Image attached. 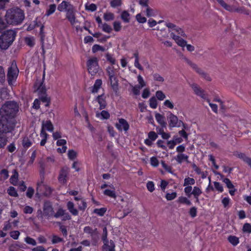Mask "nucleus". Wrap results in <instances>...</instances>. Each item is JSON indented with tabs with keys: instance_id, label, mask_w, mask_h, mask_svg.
<instances>
[{
	"instance_id": "nucleus-1",
	"label": "nucleus",
	"mask_w": 251,
	"mask_h": 251,
	"mask_svg": "<svg viewBox=\"0 0 251 251\" xmlns=\"http://www.w3.org/2000/svg\"><path fill=\"white\" fill-rule=\"evenodd\" d=\"M19 109V104L15 101H6L0 108V115L5 119L16 121V117Z\"/></svg>"
},
{
	"instance_id": "nucleus-2",
	"label": "nucleus",
	"mask_w": 251,
	"mask_h": 251,
	"mask_svg": "<svg viewBox=\"0 0 251 251\" xmlns=\"http://www.w3.org/2000/svg\"><path fill=\"white\" fill-rule=\"evenodd\" d=\"M5 17L7 23L13 25H20L25 18L24 11L17 7L8 9Z\"/></svg>"
},
{
	"instance_id": "nucleus-3",
	"label": "nucleus",
	"mask_w": 251,
	"mask_h": 251,
	"mask_svg": "<svg viewBox=\"0 0 251 251\" xmlns=\"http://www.w3.org/2000/svg\"><path fill=\"white\" fill-rule=\"evenodd\" d=\"M57 10L60 12H66V18L73 25L76 23V9L70 1L63 0L57 7Z\"/></svg>"
},
{
	"instance_id": "nucleus-4",
	"label": "nucleus",
	"mask_w": 251,
	"mask_h": 251,
	"mask_svg": "<svg viewBox=\"0 0 251 251\" xmlns=\"http://www.w3.org/2000/svg\"><path fill=\"white\" fill-rule=\"evenodd\" d=\"M16 32L13 30H7L4 32L0 37V48L6 50L15 40Z\"/></svg>"
},
{
	"instance_id": "nucleus-5",
	"label": "nucleus",
	"mask_w": 251,
	"mask_h": 251,
	"mask_svg": "<svg viewBox=\"0 0 251 251\" xmlns=\"http://www.w3.org/2000/svg\"><path fill=\"white\" fill-rule=\"evenodd\" d=\"M16 121H13L3 117H0V133H7L11 132L14 129Z\"/></svg>"
},
{
	"instance_id": "nucleus-6",
	"label": "nucleus",
	"mask_w": 251,
	"mask_h": 251,
	"mask_svg": "<svg viewBox=\"0 0 251 251\" xmlns=\"http://www.w3.org/2000/svg\"><path fill=\"white\" fill-rule=\"evenodd\" d=\"M86 66L88 73L92 76H95L99 72L100 66L99 59L96 57L89 58L86 61Z\"/></svg>"
},
{
	"instance_id": "nucleus-7",
	"label": "nucleus",
	"mask_w": 251,
	"mask_h": 251,
	"mask_svg": "<svg viewBox=\"0 0 251 251\" xmlns=\"http://www.w3.org/2000/svg\"><path fill=\"white\" fill-rule=\"evenodd\" d=\"M19 69L15 62H13L11 66L8 68L7 74V79L9 85H13V83L17 78L19 74Z\"/></svg>"
},
{
	"instance_id": "nucleus-8",
	"label": "nucleus",
	"mask_w": 251,
	"mask_h": 251,
	"mask_svg": "<svg viewBox=\"0 0 251 251\" xmlns=\"http://www.w3.org/2000/svg\"><path fill=\"white\" fill-rule=\"evenodd\" d=\"M37 193L42 196L49 197L51 195L53 189L44 183V181L40 180L37 183Z\"/></svg>"
},
{
	"instance_id": "nucleus-9",
	"label": "nucleus",
	"mask_w": 251,
	"mask_h": 251,
	"mask_svg": "<svg viewBox=\"0 0 251 251\" xmlns=\"http://www.w3.org/2000/svg\"><path fill=\"white\" fill-rule=\"evenodd\" d=\"M70 169L66 166L61 168L58 176V182L62 185L66 184L69 178Z\"/></svg>"
},
{
	"instance_id": "nucleus-10",
	"label": "nucleus",
	"mask_w": 251,
	"mask_h": 251,
	"mask_svg": "<svg viewBox=\"0 0 251 251\" xmlns=\"http://www.w3.org/2000/svg\"><path fill=\"white\" fill-rule=\"evenodd\" d=\"M43 209L46 219L49 220L53 217L54 210L51 202L50 201H45L43 203Z\"/></svg>"
},
{
	"instance_id": "nucleus-11",
	"label": "nucleus",
	"mask_w": 251,
	"mask_h": 251,
	"mask_svg": "<svg viewBox=\"0 0 251 251\" xmlns=\"http://www.w3.org/2000/svg\"><path fill=\"white\" fill-rule=\"evenodd\" d=\"M167 119L169 126L171 127H179L180 124L182 123L181 120H179L177 117L170 111L167 113Z\"/></svg>"
},
{
	"instance_id": "nucleus-12",
	"label": "nucleus",
	"mask_w": 251,
	"mask_h": 251,
	"mask_svg": "<svg viewBox=\"0 0 251 251\" xmlns=\"http://www.w3.org/2000/svg\"><path fill=\"white\" fill-rule=\"evenodd\" d=\"M35 91L38 93V96L47 94V89L44 84V76L41 80H37L34 84Z\"/></svg>"
},
{
	"instance_id": "nucleus-13",
	"label": "nucleus",
	"mask_w": 251,
	"mask_h": 251,
	"mask_svg": "<svg viewBox=\"0 0 251 251\" xmlns=\"http://www.w3.org/2000/svg\"><path fill=\"white\" fill-rule=\"evenodd\" d=\"M118 120V123L115 125L116 128L120 131L123 130L127 131L129 128V125L127 121L123 118H119Z\"/></svg>"
},
{
	"instance_id": "nucleus-14",
	"label": "nucleus",
	"mask_w": 251,
	"mask_h": 251,
	"mask_svg": "<svg viewBox=\"0 0 251 251\" xmlns=\"http://www.w3.org/2000/svg\"><path fill=\"white\" fill-rule=\"evenodd\" d=\"M94 100L99 104V109L102 110L106 108L107 102L106 101V96L104 93L97 96Z\"/></svg>"
},
{
	"instance_id": "nucleus-15",
	"label": "nucleus",
	"mask_w": 251,
	"mask_h": 251,
	"mask_svg": "<svg viewBox=\"0 0 251 251\" xmlns=\"http://www.w3.org/2000/svg\"><path fill=\"white\" fill-rule=\"evenodd\" d=\"M109 77V81L110 83L111 88L115 92H117L119 89V83L117 75H112Z\"/></svg>"
},
{
	"instance_id": "nucleus-16",
	"label": "nucleus",
	"mask_w": 251,
	"mask_h": 251,
	"mask_svg": "<svg viewBox=\"0 0 251 251\" xmlns=\"http://www.w3.org/2000/svg\"><path fill=\"white\" fill-rule=\"evenodd\" d=\"M170 36L178 46L182 47L186 46L187 43L186 41L181 38L179 35H176L174 33L172 32Z\"/></svg>"
},
{
	"instance_id": "nucleus-17",
	"label": "nucleus",
	"mask_w": 251,
	"mask_h": 251,
	"mask_svg": "<svg viewBox=\"0 0 251 251\" xmlns=\"http://www.w3.org/2000/svg\"><path fill=\"white\" fill-rule=\"evenodd\" d=\"M235 155L247 163L251 168V158L248 157L244 153L242 152H237Z\"/></svg>"
},
{
	"instance_id": "nucleus-18",
	"label": "nucleus",
	"mask_w": 251,
	"mask_h": 251,
	"mask_svg": "<svg viewBox=\"0 0 251 251\" xmlns=\"http://www.w3.org/2000/svg\"><path fill=\"white\" fill-rule=\"evenodd\" d=\"M45 131L47 130L49 132H52L54 129L53 126L50 120H47L46 122L43 121L42 124V128Z\"/></svg>"
},
{
	"instance_id": "nucleus-19",
	"label": "nucleus",
	"mask_w": 251,
	"mask_h": 251,
	"mask_svg": "<svg viewBox=\"0 0 251 251\" xmlns=\"http://www.w3.org/2000/svg\"><path fill=\"white\" fill-rule=\"evenodd\" d=\"M192 88L195 93L203 99H206V96L203 90L201 89L197 84H193Z\"/></svg>"
},
{
	"instance_id": "nucleus-20",
	"label": "nucleus",
	"mask_w": 251,
	"mask_h": 251,
	"mask_svg": "<svg viewBox=\"0 0 251 251\" xmlns=\"http://www.w3.org/2000/svg\"><path fill=\"white\" fill-rule=\"evenodd\" d=\"M67 207L69 212L73 216H77L78 214V211L75 208V204L73 202L69 201L67 203Z\"/></svg>"
},
{
	"instance_id": "nucleus-21",
	"label": "nucleus",
	"mask_w": 251,
	"mask_h": 251,
	"mask_svg": "<svg viewBox=\"0 0 251 251\" xmlns=\"http://www.w3.org/2000/svg\"><path fill=\"white\" fill-rule=\"evenodd\" d=\"M102 81L101 79H97L96 80L93 86L92 87L91 92L92 94L97 93L101 88Z\"/></svg>"
},
{
	"instance_id": "nucleus-22",
	"label": "nucleus",
	"mask_w": 251,
	"mask_h": 251,
	"mask_svg": "<svg viewBox=\"0 0 251 251\" xmlns=\"http://www.w3.org/2000/svg\"><path fill=\"white\" fill-rule=\"evenodd\" d=\"M32 142L27 136H25L23 138L22 145L23 147L27 150L32 145Z\"/></svg>"
},
{
	"instance_id": "nucleus-23",
	"label": "nucleus",
	"mask_w": 251,
	"mask_h": 251,
	"mask_svg": "<svg viewBox=\"0 0 251 251\" xmlns=\"http://www.w3.org/2000/svg\"><path fill=\"white\" fill-rule=\"evenodd\" d=\"M115 247L114 241L111 240L109 242H107L106 245L103 244V249L106 251H115Z\"/></svg>"
},
{
	"instance_id": "nucleus-24",
	"label": "nucleus",
	"mask_w": 251,
	"mask_h": 251,
	"mask_svg": "<svg viewBox=\"0 0 251 251\" xmlns=\"http://www.w3.org/2000/svg\"><path fill=\"white\" fill-rule=\"evenodd\" d=\"M155 118L157 123L160 124L161 126H164L166 125L165 122V118L160 113H156L155 114Z\"/></svg>"
},
{
	"instance_id": "nucleus-25",
	"label": "nucleus",
	"mask_w": 251,
	"mask_h": 251,
	"mask_svg": "<svg viewBox=\"0 0 251 251\" xmlns=\"http://www.w3.org/2000/svg\"><path fill=\"white\" fill-rule=\"evenodd\" d=\"M133 57L135 58L134 66L139 70L142 71L143 68L139 63V52L138 50H136L133 53Z\"/></svg>"
},
{
	"instance_id": "nucleus-26",
	"label": "nucleus",
	"mask_w": 251,
	"mask_h": 251,
	"mask_svg": "<svg viewBox=\"0 0 251 251\" xmlns=\"http://www.w3.org/2000/svg\"><path fill=\"white\" fill-rule=\"evenodd\" d=\"M40 101L46 103L45 106L48 107L50 103V98L48 97L47 94L38 96Z\"/></svg>"
},
{
	"instance_id": "nucleus-27",
	"label": "nucleus",
	"mask_w": 251,
	"mask_h": 251,
	"mask_svg": "<svg viewBox=\"0 0 251 251\" xmlns=\"http://www.w3.org/2000/svg\"><path fill=\"white\" fill-rule=\"evenodd\" d=\"M83 231L85 233L89 234L92 236L98 233V230L97 228L93 229V228L90 226H85L83 229Z\"/></svg>"
},
{
	"instance_id": "nucleus-28",
	"label": "nucleus",
	"mask_w": 251,
	"mask_h": 251,
	"mask_svg": "<svg viewBox=\"0 0 251 251\" xmlns=\"http://www.w3.org/2000/svg\"><path fill=\"white\" fill-rule=\"evenodd\" d=\"M121 18L125 23H128L130 22V14L126 10H124L121 14Z\"/></svg>"
},
{
	"instance_id": "nucleus-29",
	"label": "nucleus",
	"mask_w": 251,
	"mask_h": 251,
	"mask_svg": "<svg viewBox=\"0 0 251 251\" xmlns=\"http://www.w3.org/2000/svg\"><path fill=\"white\" fill-rule=\"evenodd\" d=\"M216 1L226 10L232 12L233 8L232 6L227 4L224 0H216Z\"/></svg>"
},
{
	"instance_id": "nucleus-30",
	"label": "nucleus",
	"mask_w": 251,
	"mask_h": 251,
	"mask_svg": "<svg viewBox=\"0 0 251 251\" xmlns=\"http://www.w3.org/2000/svg\"><path fill=\"white\" fill-rule=\"evenodd\" d=\"M227 240L233 246H236L239 243V238L234 235L228 236Z\"/></svg>"
},
{
	"instance_id": "nucleus-31",
	"label": "nucleus",
	"mask_w": 251,
	"mask_h": 251,
	"mask_svg": "<svg viewBox=\"0 0 251 251\" xmlns=\"http://www.w3.org/2000/svg\"><path fill=\"white\" fill-rule=\"evenodd\" d=\"M188 158L189 157L187 155L183 153H179L177 155L175 159L178 163L180 164L184 160L188 161Z\"/></svg>"
},
{
	"instance_id": "nucleus-32",
	"label": "nucleus",
	"mask_w": 251,
	"mask_h": 251,
	"mask_svg": "<svg viewBox=\"0 0 251 251\" xmlns=\"http://www.w3.org/2000/svg\"><path fill=\"white\" fill-rule=\"evenodd\" d=\"M177 202L179 203L184 204L189 206L192 204L191 201L187 198L183 196L179 197L177 200Z\"/></svg>"
},
{
	"instance_id": "nucleus-33",
	"label": "nucleus",
	"mask_w": 251,
	"mask_h": 251,
	"mask_svg": "<svg viewBox=\"0 0 251 251\" xmlns=\"http://www.w3.org/2000/svg\"><path fill=\"white\" fill-rule=\"evenodd\" d=\"M9 173L6 169H0V180H5L8 178Z\"/></svg>"
},
{
	"instance_id": "nucleus-34",
	"label": "nucleus",
	"mask_w": 251,
	"mask_h": 251,
	"mask_svg": "<svg viewBox=\"0 0 251 251\" xmlns=\"http://www.w3.org/2000/svg\"><path fill=\"white\" fill-rule=\"evenodd\" d=\"M56 9V5L55 4H51L49 5V8L46 10L45 15L49 16L52 14Z\"/></svg>"
},
{
	"instance_id": "nucleus-35",
	"label": "nucleus",
	"mask_w": 251,
	"mask_h": 251,
	"mask_svg": "<svg viewBox=\"0 0 251 251\" xmlns=\"http://www.w3.org/2000/svg\"><path fill=\"white\" fill-rule=\"evenodd\" d=\"M192 193V195H193L194 197L196 199H198V197H199V196L202 194V191L200 188L197 186H195L193 189Z\"/></svg>"
},
{
	"instance_id": "nucleus-36",
	"label": "nucleus",
	"mask_w": 251,
	"mask_h": 251,
	"mask_svg": "<svg viewBox=\"0 0 251 251\" xmlns=\"http://www.w3.org/2000/svg\"><path fill=\"white\" fill-rule=\"evenodd\" d=\"M18 173L15 171L14 174L10 178V182L13 185H17L18 181Z\"/></svg>"
},
{
	"instance_id": "nucleus-37",
	"label": "nucleus",
	"mask_w": 251,
	"mask_h": 251,
	"mask_svg": "<svg viewBox=\"0 0 251 251\" xmlns=\"http://www.w3.org/2000/svg\"><path fill=\"white\" fill-rule=\"evenodd\" d=\"M107 211V208L105 207H101L100 208H95L93 213L96 214L99 216H103Z\"/></svg>"
},
{
	"instance_id": "nucleus-38",
	"label": "nucleus",
	"mask_w": 251,
	"mask_h": 251,
	"mask_svg": "<svg viewBox=\"0 0 251 251\" xmlns=\"http://www.w3.org/2000/svg\"><path fill=\"white\" fill-rule=\"evenodd\" d=\"M105 58L106 59L107 61L109 62L111 66L116 64V60L115 58L113 57V55L109 53H107L105 54Z\"/></svg>"
},
{
	"instance_id": "nucleus-39",
	"label": "nucleus",
	"mask_w": 251,
	"mask_h": 251,
	"mask_svg": "<svg viewBox=\"0 0 251 251\" xmlns=\"http://www.w3.org/2000/svg\"><path fill=\"white\" fill-rule=\"evenodd\" d=\"M103 194L104 195L107 196L109 197H111V198H114V199H116L117 197V195L116 194L114 189H113V190H109V189H105L103 191Z\"/></svg>"
},
{
	"instance_id": "nucleus-40",
	"label": "nucleus",
	"mask_w": 251,
	"mask_h": 251,
	"mask_svg": "<svg viewBox=\"0 0 251 251\" xmlns=\"http://www.w3.org/2000/svg\"><path fill=\"white\" fill-rule=\"evenodd\" d=\"M100 115L101 116V119L103 120H107L110 118V114L107 111L102 110L100 113H97L96 116L99 117Z\"/></svg>"
},
{
	"instance_id": "nucleus-41",
	"label": "nucleus",
	"mask_w": 251,
	"mask_h": 251,
	"mask_svg": "<svg viewBox=\"0 0 251 251\" xmlns=\"http://www.w3.org/2000/svg\"><path fill=\"white\" fill-rule=\"evenodd\" d=\"M106 74L108 76H111L116 75V70L113 66H109L106 69Z\"/></svg>"
},
{
	"instance_id": "nucleus-42",
	"label": "nucleus",
	"mask_w": 251,
	"mask_h": 251,
	"mask_svg": "<svg viewBox=\"0 0 251 251\" xmlns=\"http://www.w3.org/2000/svg\"><path fill=\"white\" fill-rule=\"evenodd\" d=\"M195 180L193 178L186 177L184 180L183 186L193 185L195 184Z\"/></svg>"
},
{
	"instance_id": "nucleus-43",
	"label": "nucleus",
	"mask_w": 251,
	"mask_h": 251,
	"mask_svg": "<svg viewBox=\"0 0 251 251\" xmlns=\"http://www.w3.org/2000/svg\"><path fill=\"white\" fill-rule=\"evenodd\" d=\"M114 18V14L111 12H106L103 15V19L105 21H112Z\"/></svg>"
},
{
	"instance_id": "nucleus-44",
	"label": "nucleus",
	"mask_w": 251,
	"mask_h": 251,
	"mask_svg": "<svg viewBox=\"0 0 251 251\" xmlns=\"http://www.w3.org/2000/svg\"><path fill=\"white\" fill-rule=\"evenodd\" d=\"M7 193L10 196L17 197L18 196V193L15 187L10 186L7 190Z\"/></svg>"
},
{
	"instance_id": "nucleus-45",
	"label": "nucleus",
	"mask_w": 251,
	"mask_h": 251,
	"mask_svg": "<svg viewBox=\"0 0 251 251\" xmlns=\"http://www.w3.org/2000/svg\"><path fill=\"white\" fill-rule=\"evenodd\" d=\"M149 105L150 107L152 109H155L157 106V101L154 97H152L149 100Z\"/></svg>"
},
{
	"instance_id": "nucleus-46",
	"label": "nucleus",
	"mask_w": 251,
	"mask_h": 251,
	"mask_svg": "<svg viewBox=\"0 0 251 251\" xmlns=\"http://www.w3.org/2000/svg\"><path fill=\"white\" fill-rule=\"evenodd\" d=\"M105 50V48L98 44H95L93 45L92 48V52L95 53L98 51H104Z\"/></svg>"
},
{
	"instance_id": "nucleus-47",
	"label": "nucleus",
	"mask_w": 251,
	"mask_h": 251,
	"mask_svg": "<svg viewBox=\"0 0 251 251\" xmlns=\"http://www.w3.org/2000/svg\"><path fill=\"white\" fill-rule=\"evenodd\" d=\"M68 157L70 160H74L77 157V152L74 150H69L68 151Z\"/></svg>"
},
{
	"instance_id": "nucleus-48",
	"label": "nucleus",
	"mask_w": 251,
	"mask_h": 251,
	"mask_svg": "<svg viewBox=\"0 0 251 251\" xmlns=\"http://www.w3.org/2000/svg\"><path fill=\"white\" fill-rule=\"evenodd\" d=\"M65 210H64L62 208H59L56 213H53V217H54L56 219L62 217L63 215H64Z\"/></svg>"
},
{
	"instance_id": "nucleus-49",
	"label": "nucleus",
	"mask_w": 251,
	"mask_h": 251,
	"mask_svg": "<svg viewBox=\"0 0 251 251\" xmlns=\"http://www.w3.org/2000/svg\"><path fill=\"white\" fill-rule=\"evenodd\" d=\"M51 242L53 244H55L61 242H64V240L62 238H61L57 235H53Z\"/></svg>"
},
{
	"instance_id": "nucleus-50",
	"label": "nucleus",
	"mask_w": 251,
	"mask_h": 251,
	"mask_svg": "<svg viewBox=\"0 0 251 251\" xmlns=\"http://www.w3.org/2000/svg\"><path fill=\"white\" fill-rule=\"evenodd\" d=\"M242 231L244 233L250 234L251 233V225L246 223L243 226Z\"/></svg>"
},
{
	"instance_id": "nucleus-51",
	"label": "nucleus",
	"mask_w": 251,
	"mask_h": 251,
	"mask_svg": "<svg viewBox=\"0 0 251 251\" xmlns=\"http://www.w3.org/2000/svg\"><path fill=\"white\" fill-rule=\"evenodd\" d=\"M107 230L106 227L103 228V233L101 237V239L103 241V244L106 245L107 242L109 241L107 239Z\"/></svg>"
},
{
	"instance_id": "nucleus-52",
	"label": "nucleus",
	"mask_w": 251,
	"mask_h": 251,
	"mask_svg": "<svg viewBox=\"0 0 251 251\" xmlns=\"http://www.w3.org/2000/svg\"><path fill=\"white\" fill-rule=\"evenodd\" d=\"M45 168L44 164H40V180L44 181L45 179Z\"/></svg>"
},
{
	"instance_id": "nucleus-53",
	"label": "nucleus",
	"mask_w": 251,
	"mask_h": 251,
	"mask_svg": "<svg viewBox=\"0 0 251 251\" xmlns=\"http://www.w3.org/2000/svg\"><path fill=\"white\" fill-rule=\"evenodd\" d=\"M155 96L157 99L159 100H163L166 98V96L164 93L160 90H158L156 92Z\"/></svg>"
},
{
	"instance_id": "nucleus-54",
	"label": "nucleus",
	"mask_w": 251,
	"mask_h": 251,
	"mask_svg": "<svg viewBox=\"0 0 251 251\" xmlns=\"http://www.w3.org/2000/svg\"><path fill=\"white\" fill-rule=\"evenodd\" d=\"M5 79V75L3 67L0 66V83H3Z\"/></svg>"
},
{
	"instance_id": "nucleus-55",
	"label": "nucleus",
	"mask_w": 251,
	"mask_h": 251,
	"mask_svg": "<svg viewBox=\"0 0 251 251\" xmlns=\"http://www.w3.org/2000/svg\"><path fill=\"white\" fill-rule=\"evenodd\" d=\"M187 63L193 69H194L198 73L201 74V69L199 68L197 65L192 63L191 61L187 59Z\"/></svg>"
},
{
	"instance_id": "nucleus-56",
	"label": "nucleus",
	"mask_w": 251,
	"mask_h": 251,
	"mask_svg": "<svg viewBox=\"0 0 251 251\" xmlns=\"http://www.w3.org/2000/svg\"><path fill=\"white\" fill-rule=\"evenodd\" d=\"M121 0H111L110 4V6L113 8H115L118 6H120L122 5Z\"/></svg>"
},
{
	"instance_id": "nucleus-57",
	"label": "nucleus",
	"mask_w": 251,
	"mask_h": 251,
	"mask_svg": "<svg viewBox=\"0 0 251 251\" xmlns=\"http://www.w3.org/2000/svg\"><path fill=\"white\" fill-rule=\"evenodd\" d=\"M152 76L155 81L160 82H163L164 81V78L158 73L153 74Z\"/></svg>"
},
{
	"instance_id": "nucleus-58",
	"label": "nucleus",
	"mask_w": 251,
	"mask_h": 251,
	"mask_svg": "<svg viewBox=\"0 0 251 251\" xmlns=\"http://www.w3.org/2000/svg\"><path fill=\"white\" fill-rule=\"evenodd\" d=\"M114 30L116 32H119L121 30V23L119 21H115L113 23Z\"/></svg>"
},
{
	"instance_id": "nucleus-59",
	"label": "nucleus",
	"mask_w": 251,
	"mask_h": 251,
	"mask_svg": "<svg viewBox=\"0 0 251 251\" xmlns=\"http://www.w3.org/2000/svg\"><path fill=\"white\" fill-rule=\"evenodd\" d=\"M146 186L148 190L150 192H152L155 189L154 183L152 181H149L147 183Z\"/></svg>"
},
{
	"instance_id": "nucleus-60",
	"label": "nucleus",
	"mask_w": 251,
	"mask_h": 251,
	"mask_svg": "<svg viewBox=\"0 0 251 251\" xmlns=\"http://www.w3.org/2000/svg\"><path fill=\"white\" fill-rule=\"evenodd\" d=\"M25 241L29 245L35 246L36 245V241L32 238L27 236L25 238Z\"/></svg>"
},
{
	"instance_id": "nucleus-61",
	"label": "nucleus",
	"mask_w": 251,
	"mask_h": 251,
	"mask_svg": "<svg viewBox=\"0 0 251 251\" xmlns=\"http://www.w3.org/2000/svg\"><path fill=\"white\" fill-rule=\"evenodd\" d=\"M223 182H224L226 184V187L228 189L234 188V186L229 178H224L223 179Z\"/></svg>"
},
{
	"instance_id": "nucleus-62",
	"label": "nucleus",
	"mask_w": 251,
	"mask_h": 251,
	"mask_svg": "<svg viewBox=\"0 0 251 251\" xmlns=\"http://www.w3.org/2000/svg\"><path fill=\"white\" fill-rule=\"evenodd\" d=\"M177 193L176 192H174L172 193H167L165 198L168 201H172L175 199Z\"/></svg>"
},
{
	"instance_id": "nucleus-63",
	"label": "nucleus",
	"mask_w": 251,
	"mask_h": 251,
	"mask_svg": "<svg viewBox=\"0 0 251 251\" xmlns=\"http://www.w3.org/2000/svg\"><path fill=\"white\" fill-rule=\"evenodd\" d=\"M214 185L215 189L218 192L222 193L224 191V188L222 184L220 182L214 181Z\"/></svg>"
},
{
	"instance_id": "nucleus-64",
	"label": "nucleus",
	"mask_w": 251,
	"mask_h": 251,
	"mask_svg": "<svg viewBox=\"0 0 251 251\" xmlns=\"http://www.w3.org/2000/svg\"><path fill=\"white\" fill-rule=\"evenodd\" d=\"M10 236L13 239L17 240L20 235V232L18 230H13L9 233Z\"/></svg>"
}]
</instances>
